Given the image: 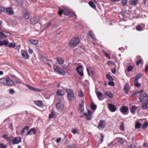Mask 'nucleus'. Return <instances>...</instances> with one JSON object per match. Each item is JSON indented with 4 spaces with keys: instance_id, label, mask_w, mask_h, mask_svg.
<instances>
[{
    "instance_id": "f257e3e1",
    "label": "nucleus",
    "mask_w": 148,
    "mask_h": 148,
    "mask_svg": "<svg viewBox=\"0 0 148 148\" xmlns=\"http://www.w3.org/2000/svg\"><path fill=\"white\" fill-rule=\"evenodd\" d=\"M59 9L58 13L60 15H61L62 13H63L65 15H70L71 16L75 17V18L77 17V15L75 12L71 11L68 9L65 8L63 7H62V8L59 7Z\"/></svg>"
},
{
    "instance_id": "f03ea898",
    "label": "nucleus",
    "mask_w": 148,
    "mask_h": 148,
    "mask_svg": "<svg viewBox=\"0 0 148 148\" xmlns=\"http://www.w3.org/2000/svg\"><path fill=\"white\" fill-rule=\"evenodd\" d=\"M66 91L67 94V98L70 101H72L74 100V95L73 90L70 89H66Z\"/></svg>"
},
{
    "instance_id": "7ed1b4c3",
    "label": "nucleus",
    "mask_w": 148,
    "mask_h": 148,
    "mask_svg": "<svg viewBox=\"0 0 148 148\" xmlns=\"http://www.w3.org/2000/svg\"><path fill=\"white\" fill-rule=\"evenodd\" d=\"M53 68L55 73L62 75H65V71L57 66L54 65Z\"/></svg>"
},
{
    "instance_id": "20e7f679",
    "label": "nucleus",
    "mask_w": 148,
    "mask_h": 148,
    "mask_svg": "<svg viewBox=\"0 0 148 148\" xmlns=\"http://www.w3.org/2000/svg\"><path fill=\"white\" fill-rule=\"evenodd\" d=\"M80 42V39L78 38H74L71 40L70 46L71 47H74L79 43Z\"/></svg>"
},
{
    "instance_id": "39448f33",
    "label": "nucleus",
    "mask_w": 148,
    "mask_h": 148,
    "mask_svg": "<svg viewBox=\"0 0 148 148\" xmlns=\"http://www.w3.org/2000/svg\"><path fill=\"white\" fill-rule=\"evenodd\" d=\"M12 8H9L6 9L4 8H2V9L3 12L7 13L8 15H12L14 14V11Z\"/></svg>"
},
{
    "instance_id": "423d86ee",
    "label": "nucleus",
    "mask_w": 148,
    "mask_h": 148,
    "mask_svg": "<svg viewBox=\"0 0 148 148\" xmlns=\"http://www.w3.org/2000/svg\"><path fill=\"white\" fill-rule=\"evenodd\" d=\"M83 114L86 116V118L88 120H90L93 116V112L89 110H88V114L84 112Z\"/></svg>"
},
{
    "instance_id": "0eeeda50",
    "label": "nucleus",
    "mask_w": 148,
    "mask_h": 148,
    "mask_svg": "<svg viewBox=\"0 0 148 148\" xmlns=\"http://www.w3.org/2000/svg\"><path fill=\"white\" fill-rule=\"evenodd\" d=\"M128 109L127 107L125 106H122L121 108L119 109L120 111L125 115L128 114Z\"/></svg>"
},
{
    "instance_id": "6e6552de",
    "label": "nucleus",
    "mask_w": 148,
    "mask_h": 148,
    "mask_svg": "<svg viewBox=\"0 0 148 148\" xmlns=\"http://www.w3.org/2000/svg\"><path fill=\"white\" fill-rule=\"evenodd\" d=\"M148 97V95L146 93H143L140 94L139 97V99L140 102L144 101Z\"/></svg>"
},
{
    "instance_id": "1a4fd4ad",
    "label": "nucleus",
    "mask_w": 148,
    "mask_h": 148,
    "mask_svg": "<svg viewBox=\"0 0 148 148\" xmlns=\"http://www.w3.org/2000/svg\"><path fill=\"white\" fill-rule=\"evenodd\" d=\"M56 107L59 111H62L64 110V105L60 102H59L56 104Z\"/></svg>"
},
{
    "instance_id": "9d476101",
    "label": "nucleus",
    "mask_w": 148,
    "mask_h": 148,
    "mask_svg": "<svg viewBox=\"0 0 148 148\" xmlns=\"http://www.w3.org/2000/svg\"><path fill=\"white\" fill-rule=\"evenodd\" d=\"M76 70L81 76H83V67L82 66H78L76 68Z\"/></svg>"
},
{
    "instance_id": "9b49d317",
    "label": "nucleus",
    "mask_w": 148,
    "mask_h": 148,
    "mask_svg": "<svg viewBox=\"0 0 148 148\" xmlns=\"http://www.w3.org/2000/svg\"><path fill=\"white\" fill-rule=\"evenodd\" d=\"M21 53L22 56L25 59H28L29 58V56L27 52L25 50H23L21 51Z\"/></svg>"
},
{
    "instance_id": "f8f14e48",
    "label": "nucleus",
    "mask_w": 148,
    "mask_h": 148,
    "mask_svg": "<svg viewBox=\"0 0 148 148\" xmlns=\"http://www.w3.org/2000/svg\"><path fill=\"white\" fill-rule=\"evenodd\" d=\"M14 85V82L13 81L10 79L9 77H6V85L9 86H12Z\"/></svg>"
},
{
    "instance_id": "ddd939ff",
    "label": "nucleus",
    "mask_w": 148,
    "mask_h": 148,
    "mask_svg": "<svg viewBox=\"0 0 148 148\" xmlns=\"http://www.w3.org/2000/svg\"><path fill=\"white\" fill-rule=\"evenodd\" d=\"M108 108L109 110L112 112H114L116 109V107L113 104L110 103L108 105Z\"/></svg>"
},
{
    "instance_id": "4468645a",
    "label": "nucleus",
    "mask_w": 148,
    "mask_h": 148,
    "mask_svg": "<svg viewBox=\"0 0 148 148\" xmlns=\"http://www.w3.org/2000/svg\"><path fill=\"white\" fill-rule=\"evenodd\" d=\"M39 21L38 17H34L31 19L30 22L32 24L34 25L37 23Z\"/></svg>"
},
{
    "instance_id": "2eb2a0df",
    "label": "nucleus",
    "mask_w": 148,
    "mask_h": 148,
    "mask_svg": "<svg viewBox=\"0 0 148 148\" xmlns=\"http://www.w3.org/2000/svg\"><path fill=\"white\" fill-rule=\"evenodd\" d=\"M21 142V138L19 137H15L12 140V143L14 144H18Z\"/></svg>"
},
{
    "instance_id": "dca6fc26",
    "label": "nucleus",
    "mask_w": 148,
    "mask_h": 148,
    "mask_svg": "<svg viewBox=\"0 0 148 148\" xmlns=\"http://www.w3.org/2000/svg\"><path fill=\"white\" fill-rule=\"evenodd\" d=\"M105 123L104 120H101L99 123L98 127L99 129H102L105 127Z\"/></svg>"
},
{
    "instance_id": "f3484780",
    "label": "nucleus",
    "mask_w": 148,
    "mask_h": 148,
    "mask_svg": "<svg viewBox=\"0 0 148 148\" xmlns=\"http://www.w3.org/2000/svg\"><path fill=\"white\" fill-rule=\"evenodd\" d=\"M57 95L60 96H63L65 94L64 91L62 89H58L56 92Z\"/></svg>"
},
{
    "instance_id": "a211bd4d",
    "label": "nucleus",
    "mask_w": 148,
    "mask_h": 148,
    "mask_svg": "<svg viewBox=\"0 0 148 148\" xmlns=\"http://www.w3.org/2000/svg\"><path fill=\"white\" fill-rule=\"evenodd\" d=\"M36 130L34 128H31L27 132L26 134L27 136L31 135L33 134H36Z\"/></svg>"
},
{
    "instance_id": "6ab92c4d",
    "label": "nucleus",
    "mask_w": 148,
    "mask_h": 148,
    "mask_svg": "<svg viewBox=\"0 0 148 148\" xmlns=\"http://www.w3.org/2000/svg\"><path fill=\"white\" fill-rule=\"evenodd\" d=\"M130 87L129 84L128 83H126L123 88L126 94H127L128 93L129 90L130 89Z\"/></svg>"
},
{
    "instance_id": "aec40b11",
    "label": "nucleus",
    "mask_w": 148,
    "mask_h": 148,
    "mask_svg": "<svg viewBox=\"0 0 148 148\" xmlns=\"http://www.w3.org/2000/svg\"><path fill=\"white\" fill-rule=\"evenodd\" d=\"M96 95L97 97L99 100H103V95L100 92L98 91L96 92Z\"/></svg>"
},
{
    "instance_id": "412c9836",
    "label": "nucleus",
    "mask_w": 148,
    "mask_h": 148,
    "mask_svg": "<svg viewBox=\"0 0 148 148\" xmlns=\"http://www.w3.org/2000/svg\"><path fill=\"white\" fill-rule=\"evenodd\" d=\"M143 75V74L141 73H138L137 74L134 79V82H138V80Z\"/></svg>"
},
{
    "instance_id": "4be33fe9",
    "label": "nucleus",
    "mask_w": 148,
    "mask_h": 148,
    "mask_svg": "<svg viewBox=\"0 0 148 148\" xmlns=\"http://www.w3.org/2000/svg\"><path fill=\"white\" fill-rule=\"evenodd\" d=\"M56 115V113L55 112V111L52 110L49 116V118L51 119L55 117Z\"/></svg>"
},
{
    "instance_id": "5701e85b",
    "label": "nucleus",
    "mask_w": 148,
    "mask_h": 148,
    "mask_svg": "<svg viewBox=\"0 0 148 148\" xmlns=\"http://www.w3.org/2000/svg\"><path fill=\"white\" fill-rule=\"evenodd\" d=\"M116 140L118 142H119L121 144H123L125 143V140L121 138L117 137L116 138Z\"/></svg>"
},
{
    "instance_id": "b1692460",
    "label": "nucleus",
    "mask_w": 148,
    "mask_h": 148,
    "mask_svg": "<svg viewBox=\"0 0 148 148\" xmlns=\"http://www.w3.org/2000/svg\"><path fill=\"white\" fill-rule=\"evenodd\" d=\"M138 108V107L133 106H132L130 108V112L132 113H135L136 110Z\"/></svg>"
},
{
    "instance_id": "393cba45",
    "label": "nucleus",
    "mask_w": 148,
    "mask_h": 148,
    "mask_svg": "<svg viewBox=\"0 0 148 148\" xmlns=\"http://www.w3.org/2000/svg\"><path fill=\"white\" fill-rule=\"evenodd\" d=\"M25 10V12L23 14V16L26 19H28L30 17L29 14L27 11Z\"/></svg>"
},
{
    "instance_id": "a878e982",
    "label": "nucleus",
    "mask_w": 148,
    "mask_h": 148,
    "mask_svg": "<svg viewBox=\"0 0 148 148\" xmlns=\"http://www.w3.org/2000/svg\"><path fill=\"white\" fill-rule=\"evenodd\" d=\"M35 103L37 105L40 107H42L43 105L42 102L40 101L37 100L35 102Z\"/></svg>"
},
{
    "instance_id": "bb28decb",
    "label": "nucleus",
    "mask_w": 148,
    "mask_h": 148,
    "mask_svg": "<svg viewBox=\"0 0 148 148\" xmlns=\"http://www.w3.org/2000/svg\"><path fill=\"white\" fill-rule=\"evenodd\" d=\"M105 95L110 98H112L113 97V94L110 92H107L105 93Z\"/></svg>"
},
{
    "instance_id": "cd10ccee",
    "label": "nucleus",
    "mask_w": 148,
    "mask_h": 148,
    "mask_svg": "<svg viewBox=\"0 0 148 148\" xmlns=\"http://www.w3.org/2000/svg\"><path fill=\"white\" fill-rule=\"evenodd\" d=\"M89 35L90 37L95 40H96V38L95 36L93 34L92 31H90L89 32Z\"/></svg>"
},
{
    "instance_id": "c85d7f7f",
    "label": "nucleus",
    "mask_w": 148,
    "mask_h": 148,
    "mask_svg": "<svg viewBox=\"0 0 148 148\" xmlns=\"http://www.w3.org/2000/svg\"><path fill=\"white\" fill-rule=\"evenodd\" d=\"M6 77L0 79V83L2 84L6 85Z\"/></svg>"
},
{
    "instance_id": "c756f323",
    "label": "nucleus",
    "mask_w": 148,
    "mask_h": 148,
    "mask_svg": "<svg viewBox=\"0 0 148 148\" xmlns=\"http://www.w3.org/2000/svg\"><path fill=\"white\" fill-rule=\"evenodd\" d=\"M57 60L59 64H62L64 62V60L60 58H57Z\"/></svg>"
},
{
    "instance_id": "7c9ffc66",
    "label": "nucleus",
    "mask_w": 148,
    "mask_h": 148,
    "mask_svg": "<svg viewBox=\"0 0 148 148\" xmlns=\"http://www.w3.org/2000/svg\"><path fill=\"white\" fill-rule=\"evenodd\" d=\"M138 3V0H133L130 1L129 3L130 4L133 5H136Z\"/></svg>"
},
{
    "instance_id": "2f4dec72",
    "label": "nucleus",
    "mask_w": 148,
    "mask_h": 148,
    "mask_svg": "<svg viewBox=\"0 0 148 148\" xmlns=\"http://www.w3.org/2000/svg\"><path fill=\"white\" fill-rule=\"evenodd\" d=\"M28 41L34 45H36L38 43L37 41L35 40L30 39Z\"/></svg>"
},
{
    "instance_id": "473e14b6",
    "label": "nucleus",
    "mask_w": 148,
    "mask_h": 148,
    "mask_svg": "<svg viewBox=\"0 0 148 148\" xmlns=\"http://www.w3.org/2000/svg\"><path fill=\"white\" fill-rule=\"evenodd\" d=\"M89 4L90 6L95 9L96 8V6L94 3L91 1H90L89 2Z\"/></svg>"
},
{
    "instance_id": "72a5a7b5",
    "label": "nucleus",
    "mask_w": 148,
    "mask_h": 148,
    "mask_svg": "<svg viewBox=\"0 0 148 148\" xmlns=\"http://www.w3.org/2000/svg\"><path fill=\"white\" fill-rule=\"evenodd\" d=\"M29 129V127L28 126H26L21 131V134L23 135L25 133V131L26 130L28 131Z\"/></svg>"
},
{
    "instance_id": "f704fd0d",
    "label": "nucleus",
    "mask_w": 148,
    "mask_h": 148,
    "mask_svg": "<svg viewBox=\"0 0 148 148\" xmlns=\"http://www.w3.org/2000/svg\"><path fill=\"white\" fill-rule=\"evenodd\" d=\"M90 107L91 109L93 110H95L97 108V106L93 103H91Z\"/></svg>"
},
{
    "instance_id": "c9c22d12",
    "label": "nucleus",
    "mask_w": 148,
    "mask_h": 148,
    "mask_svg": "<svg viewBox=\"0 0 148 148\" xmlns=\"http://www.w3.org/2000/svg\"><path fill=\"white\" fill-rule=\"evenodd\" d=\"M120 129L122 131H124V124L123 122H121V123L120 126Z\"/></svg>"
},
{
    "instance_id": "e433bc0d",
    "label": "nucleus",
    "mask_w": 148,
    "mask_h": 148,
    "mask_svg": "<svg viewBox=\"0 0 148 148\" xmlns=\"http://www.w3.org/2000/svg\"><path fill=\"white\" fill-rule=\"evenodd\" d=\"M79 110L81 113H82L84 111V106L82 104H80L79 106Z\"/></svg>"
},
{
    "instance_id": "4c0bfd02",
    "label": "nucleus",
    "mask_w": 148,
    "mask_h": 148,
    "mask_svg": "<svg viewBox=\"0 0 148 148\" xmlns=\"http://www.w3.org/2000/svg\"><path fill=\"white\" fill-rule=\"evenodd\" d=\"M142 107L144 109H148V106L145 103H142Z\"/></svg>"
},
{
    "instance_id": "58836bf2",
    "label": "nucleus",
    "mask_w": 148,
    "mask_h": 148,
    "mask_svg": "<svg viewBox=\"0 0 148 148\" xmlns=\"http://www.w3.org/2000/svg\"><path fill=\"white\" fill-rule=\"evenodd\" d=\"M141 124L138 122H137L135 125V128L136 129H138L140 128Z\"/></svg>"
},
{
    "instance_id": "ea45409f",
    "label": "nucleus",
    "mask_w": 148,
    "mask_h": 148,
    "mask_svg": "<svg viewBox=\"0 0 148 148\" xmlns=\"http://www.w3.org/2000/svg\"><path fill=\"white\" fill-rule=\"evenodd\" d=\"M148 127V123L145 122L142 126L141 128L143 129H145Z\"/></svg>"
},
{
    "instance_id": "a19ab883",
    "label": "nucleus",
    "mask_w": 148,
    "mask_h": 148,
    "mask_svg": "<svg viewBox=\"0 0 148 148\" xmlns=\"http://www.w3.org/2000/svg\"><path fill=\"white\" fill-rule=\"evenodd\" d=\"M2 45H4L5 46H7L8 45V42L6 40H4L3 41H2Z\"/></svg>"
},
{
    "instance_id": "79ce46f5",
    "label": "nucleus",
    "mask_w": 148,
    "mask_h": 148,
    "mask_svg": "<svg viewBox=\"0 0 148 148\" xmlns=\"http://www.w3.org/2000/svg\"><path fill=\"white\" fill-rule=\"evenodd\" d=\"M78 95L79 97H83L84 94L82 90H80L78 93Z\"/></svg>"
},
{
    "instance_id": "37998d69",
    "label": "nucleus",
    "mask_w": 148,
    "mask_h": 148,
    "mask_svg": "<svg viewBox=\"0 0 148 148\" xmlns=\"http://www.w3.org/2000/svg\"><path fill=\"white\" fill-rule=\"evenodd\" d=\"M6 36L5 34L2 32H0V38H6Z\"/></svg>"
},
{
    "instance_id": "c03bdc74",
    "label": "nucleus",
    "mask_w": 148,
    "mask_h": 148,
    "mask_svg": "<svg viewBox=\"0 0 148 148\" xmlns=\"http://www.w3.org/2000/svg\"><path fill=\"white\" fill-rule=\"evenodd\" d=\"M133 68V67L131 65L129 66L127 68V71L128 72H130L132 71Z\"/></svg>"
},
{
    "instance_id": "a18cd8bd",
    "label": "nucleus",
    "mask_w": 148,
    "mask_h": 148,
    "mask_svg": "<svg viewBox=\"0 0 148 148\" xmlns=\"http://www.w3.org/2000/svg\"><path fill=\"white\" fill-rule=\"evenodd\" d=\"M134 83L135 86H136L137 87L139 88L140 87V83H138V82H134Z\"/></svg>"
},
{
    "instance_id": "49530a36",
    "label": "nucleus",
    "mask_w": 148,
    "mask_h": 148,
    "mask_svg": "<svg viewBox=\"0 0 148 148\" xmlns=\"http://www.w3.org/2000/svg\"><path fill=\"white\" fill-rule=\"evenodd\" d=\"M15 81L17 84H20L21 83L23 84V83L21 82V80L20 79H16L15 80Z\"/></svg>"
},
{
    "instance_id": "de8ad7c7",
    "label": "nucleus",
    "mask_w": 148,
    "mask_h": 148,
    "mask_svg": "<svg viewBox=\"0 0 148 148\" xmlns=\"http://www.w3.org/2000/svg\"><path fill=\"white\" fill-rule=\"evenodd\" d=\"M136 29L138 31H141L142 30V27L140 25H138L136 27Z\"/></svg>"
},
{
    "instance_id": "09e8293b",
    "label": "nucleus",
    "mask_w": 148,
    "mask_h": 148,
    "mask_svg": "<svg viewBox=\"0 0 148 148\" xmlns=\"http://www.w3.org/2000/svg\"><path fill=\"white\" fill-rule=\"evenodd\" d=\"M15 44L14 43H11L9 45L10 47H14L15 46Z\"/></svg>"
},
{
    "instance_id": "8fccbe9b",
    "label": "nucleus",
    "mask_w": 148,
    "mask_h": 148,
    "mask_svg": "<svg viewBox=\"0 0 148 148\" xmlns=\"http://www.w3.org/2000/svg\"><path fill=\"white\" fill-rule=\"evenodd\" d=\"M127 0H122V3L123 6L127 4Z\"/></svg>"
},
{
    "instance_id": "3c124183",
    "label": "nucleus",
    "mask_w": 148,
    "mask_h": 148,
    "mask_svg": "<svg viewBox=\"0 0 148 148\" xmlns=\"http://www.w3.org/2000/svg\"><path fill=\"white\" fill-rule=\"evenodd\" d=\"M106 77L107 79L109 80H111L112 79V77L109 74H107L106 75Z\"/></svg>"
},
{
    "instance_id": "603ef678",
    "label": "nucleus",
    "mask_w": 148,
    "mask_h": 148,
    "mask_svg": "<svg viewBox=\"0 0 148 148\" xmlns=\"http://www.w3.org/2000/svg\"><path fill=\"white\" fill-rule=\"evenodd\" d=\"M13 136H10L9 137H8V138L7 139V140L8 141H11L12 140Z\"/></svg>"
},
{
    "instance_id": "864d4df0",
    "label": "nucleus",
    "mask_w": 148,
    "mask_h": 148,
    "mask_svg": "<svg viewBox=\"0 0 148 148\" xmlns=\"http://www.w3.org/2000/svg\"><path fill=\"white\" fill-rule=\"evenodd\" d=\"M7 146L3 143H0V148H6Z\"/></svg>"
},
{
    "instance_id": "5fc2aeb1",
    "label": "nucleus",
    "mask_w": 148,
    "mask_h": 148,
    "mask_svg": "<svg viewBox=\"0 0 148 148\" xmlns=\"http://www.w3.org/2000/svg\"><path fill=\"white\" fill-rule=\"evenodd\" d=\"M17 2L20 5H22L23 3L22 0H17Z\"/></svg>"
},
{
    "instance_id": "6e6d98bb",
    "label": "nucleus",
    "mask_w": 148,
    "mask_h": 148,
    "mask_svg": "<svg viewBox=\"0 0 148 148\" xmlns=\"http://www.w3.org/2000/svg\"><path fill=\"white\" fill-rule=\"evenodd\" d=\"M108 85L110 86H114V84L113 82H108Z\"/></svg>"
},
{
    "instance_id": "4d7b16f0",
    "label": "nucleus",
    "mask_w": 148,
    "mask_h": 148,
    "mask_svg": "<svg viewBox=\"0 0 148 148\" xmlns=\"http://www.w3.org/2000/svg\"><path fill=\"white\" fill-rule=\"evenodd\" d=\"M141 62V60H138L136 62V65L137 66H138L140 63Z\"/></svg>"
},
{
    "instance_id": "13d9d810",
    "label": "nucleus",
    "mask_w": 148,
    "mask_h": 148,
    "mask_svg": "<svg viewBox=\"0 0 148 148\" xmlns=\"http://www.w3.org/2000/svg\"><path fill=\"white\" fill-rule=\"evenodd\" d=\"M71 132L73 134H76L77 132L75 128L71 130Z\"/></svg>"
},
{
    "instance_id": "bf43d9fd",
    "label": "nucleus",
    "mask_w": 148,
    "mask_h": 148,
    "mask_svg": "<svg viewBox=\"0 0 148 148\" xmlns=\"http://www.w3.org/2000/svg\"><path fill=\"white\" fill-rule=\"evenodd\" d=\"M107 64L108 65H111V64H114V62L111 61H108V62H107Z\"/></svg>"
},
{
    "instance_id": "052dcab7",
    "label": "nucleus",
    "mask_w": 148,
    "mask_h": 148,
    "mask_svg": "<svg viewBox=\"0 0 148 148\" xmlns=\"http://www.w3.org/2000/svg\"><path fill=\"white\" fill-rule=\"evenodd\" d=\"M10 93L11 94H13L14 93V90L13 89H10L9 90Z\"/></svg>"
},
{
    "instance_id": "680f3d73",
    "label": "nucleus",
    "mask_w": 148,
    "mask_h": 148,
    "mask_svg": "<svg viewBox=\"0 0 148 148\" xmlns=\"http://www.w3.org/2000/svg\"><path fill=\"white\" fill-rule=\"evenodd\" d=\"M3 138L7 140L8 138V135L7 134H4L3 136Z\"/></svg>"
},
{
    "instance_id": "e2e57ef3",
    "label": "nucleus",
    "mask_w": 148,
    "mask_h": 148,
    "mask_svg": "<svg viewBox=\"0 0 148 148\" xmlns=\"http://www.w3.org/2000/svg\"><path fill=\"white\" fill-rule=\"evenodd\" d=\"M100 136H101V138H100V139H101V143L102 142H103V137H104V136L102 135V134H100Z\"/></svg>"
},
{
    "instance_id": "0e129e2a",
    "label": "nucleus",
    "mask_w": 148,
    "mask_h": 148,
    "mask_svg": "<svg viewBox=\"0 0 148 148\" xmlns=\"http://www.w3.org/2000/svg\"><path fill=\"white\" fill-rule=\"evenodd\" d=\"M74 144H73L71 145H68L67 146V148H73V146L74 145Z\"/></svg>"
},
{
    "instance_id": "69168bd1",
    "label": "nucleus",
    "mask_w": 148,
    "mask_h": 148,
    "mask_svg": "<svg viewBox=\"0 0 148 148\" xmlns=\"http://www.w3.org/2000/svg\"><path fill=\"white\" fill-rule=\"evenodd\" d=\"M61 139H62V138L61 137H60V138H57V139L56 141V142L57 143H59V142H60L61 141Z\"/></svg>"
},
{
    "instance_id": "338daca9",
    "label": "nucleus",
    "mask_w": 148,
    "mask_h": 148,
    "mask_svg": "<svg viewBox=\"0 0 148 148\" xmlns=\"http://www.w3.org/2000/svg\"><path fill=\"white\" fill-rule=\"evenodd\" d=\"M112 72L114 74L116 73V69H111Z\"/></svg>"
},
{
    "instance_id": "774afa93",
    "label": "nucleus",
    "mask_w": 148,
    "mask_h": 148,
    "mask_svg": "<svg viewBox=\"0 0 148 148\" xmlns=\"http://www.w3.org/2000/svg\"><path fill=\"white\" fill-rule=\"evenodd\" d=\"M145 71L146 72H147L148 71V65H146L145 68Z\"/></svg>"
}]
</instances>
